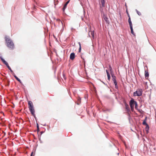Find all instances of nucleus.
I'll return each instance as SVG.
<instances>
[{
  "mask_svg": "<svg viewBox=\"0 0 156 156\" xmlns=\"http://www.w3.org/2000/svg\"><path fill=\"white\" fill-rule=\"evenodd\" d=\"M5 39L7 46L10 49H13L14 48V45L10 37L7 36L5 37Z\"/></svg>",
  "mask_w": 156,
  "mask_h": 156,
  "instance_id": "nucleus-1",
  "label": "nucleus"
},
{
  "mask_svg": "<svg viewBox=\"0 0 156 156\" xmlns=\"http://www.w3.org/2000/svg\"><path fill=\"white\" fill-rule=\"evenodd\" d=\"M28 107L29 110L32 114L36 119V117L35 116L34 110V106L32 102L31 101H29L28 102Z\"/></svg>",
  "mask_w": 156,
  "mask_h": 156,
  "instance_id": "nucleus-2",
  "label": "nucleus"
},
{
  "mask_svg": "<svg viewBox=\"0 0 156 156\" xmlns=\"http://www.w3.org/2000/svg\"><path fill=\"white\" fill-rule=\"evenodd\" d=\"M142 90L140 89L137 90L135 92L133 93V96H140L142 95Z\"/></svg>",
  "mask_w": 156,
  "mask_h": 156,
  "instance_id": "nucleus-3",
  "label": "nucleus"
},
{
  "mask_svg": "<svg viewBox=\"0 0 156 156\" xmlns=\"http://www.w3.org/2000/svg\"><path fill=\"white\" fill-rule=\"evenodd\" d=\"M135 101L133 98H132L129 102V105L132 111H133V110L134 105H135Z\"/></svg>",
  "mask_w": 156,
  "mask_h": 156,
  "instance_id": "nucleus-4",
  "label": "nucleus"
},
{
  "mask_svg": "<svg viewBox=\"0 0 156 156\" xmlns=\"http://www.w3.org/2000/svg\"><path fill=\"white\" fill-rule=\"evenodd\" d=\"M101 4L102 6H101V12H103L102 7L105 6V0H101Z\"/></svg>",
  "mask_w": 156,
  "mask_h": 156,
  "instance_id": "nucleus-5",
  "label": "nucleus"
},
{
  "mask_svg": "<svg viewBox=\"0 0 156 156\" xmlns=\"http://www.w3.org/2000/svg\"><path fill=\"white\" fill-rule=\"evenodd\" d=\"M75 54L74 52L72 53L70 55V59L73 60L75 58Z\"/></svg>",
  "mask_w": 156,
  "mask_h": 156,
  "instance_id": "nucleus-6",
  "label": "nucleus"
},
{
  "mask_svg": "<svg viewBox=\"0 0 156 156\" xmlns=\"http://www.w3.org/2000/svg\"><path fill=\"white\" fill-rule=\"evenodd\" d=\"M88 35L90 37H92L94 38V31H89L88 33Z\"/></svg>",
  "mask_w": 156,
  "mask_h": 156,
  "instance_id": "nucleus-7",
  "label": "nucleus"
},
{
  "mask_svg": "<svg viewBox=\"0 0 156 156\" xmlns=\"http://www.w3.org/2000/svg\"><path fill=\"white\" fill-rule=\"evenodd\" d=\"M125 108L126 109V110L128 112L130 111V108L129 107V105H127V104L126 103L125 104Z\"/></svg>",
  "mask_w": 156,
  "mask_h": 156,
  "instance_id": "nucleus-8",
  "label": "nucleus"
},
{
  "mask_svg": "<svg viewBox=\"0 0 156 156\" xmlns=\"http://www.w3.org/2000/svg\"><path fill=\"white\" fill-rule=\"evenodd\" d=\"M69 0L67 2H66L64 5L63 8V9H62L63 11H64L65 10V9H66V7L67 5L69 3Z\"/></svg>",
  "mask_w": 156,
  "mask_h": 156,
  "instance_id": "nucleus-9",
  "label": "nucleus"
},
{
  "mask_svg": "<svg viewBox=\"0 0 156 156\" xmlns=\"http://www.w3.org/2000/svg\"><path fill=\"white\" fill-rule=\"evenodd\" d=\"M128 22L130 27L133 26L132 24L131 20L130 18L129 17L128 19Z\"/></svg>",
  "mask_w": 156,
  "mask_h": 156,
  "instance_id": "nucleus-10",
  "label": "nucleus"
},
{
  "mask_svg": "<svg viewBox=\"0 0 156 156\" xmlns=\"http://www.w3.org/2000/svg\"><path fill=\"white\" fill-rule=\"evenodd\" d=\"M149 76V73H148V72L147 70L145 71V77H148Z\"/></svg>",
  "mask_w": 156,
  "mask_h": 156,
  "instance_id": "nucleus-11",
  "label": "nucleus"
},
{
  "mask_svg": "<svg viewBox=\"0 0 156 156\" xmlns=\"http://www.w3.org/2000/svg\"><path fill=\"white\" fill-rule=\"evenodd\" d=\"M111 75L112 78V80L113 81L116 80V77L113 74L111 73Z\"/></svg>",
  "mask_w": 156,
  "mask_h": 156,
  "instance_id": "nucleus-12",
  "label": "nucleus"
},
{
  "mask_svg": "<svg viewBox=\"0 0 156 156\" xmlns=\"http://www.w3.org/2000/svg\"><path fill=\"white\" fill-rule=\"evenodd\" d=\"M130 27V30H131V33L133 35H134L135 36V34L134 33V32H133V26Z\"/></svg>",
  "mask_w": 156,
  "mask_h": 156,
  "instance_id": "nucleus-13",
  "label": "nucleus"
},
{
  "mask_svg": "<svg viewBox=\"0 0 156 156\" xmlns=\"http://www.w3.org/2000/svg\"><path fill=\"white\" fill-rule=\"evenodd\" d=\"M14 77L20 83H22V82L20 80L16 75H14Z\"/></svg>",
  "mask_w": 156,
  "mask_h": 156,
  "instance_id": "nucleus-14",
  "label": "nucleus"
},
{
  "mask_svg": "<svg viewBox=\"0 0 156 156\" xmlns=\"http://www.w3.org/2000/svg\"><path fill=\"white\" fill-rule=\"evenodd\" d=\"M0 58H1L2 61V62H3V63L4 64H5L6 63H7V62L4 59H3L2 57H1Z\"/></svg>",
  "mask_w": 156,
  "mask_h": 156,
  "instance_id": "nucleus-15",
  "label": "nucleus"
},
{
  "mask_svg": "<svg viewBox=\"0 0 156 156\" xmlns=\"http://www.w3.org/2000/svg\"><path fill=\"white\" fill-rule=\"evenodd\" d=\"M113 82H114V83L115 84V87L116 88H117V87H117V82H116V80H115L114 81H113Z\"/></svg>",
  "mask_w": 156,
  "mask_h": 156,
  "instance_id": "nucleus-16",
  "label": "nucleus"
},
{
  "mask_svg": "<svg viewBox=\"0 0 156 156\" xmlns=\"http://www.w3.org/2000/svg\"><path fill=\"white\" fill-rule=\"evenodd\" d=\"M136 12L139 15V16H140L141 15V12H140L139 11H138L137 10H136Z\"/></svg>",
  "mask_w": 156,
  "mask_h": 156,
  "instance_id": "nucleus-17",
  "label": "nucleus"
},
{
  "mask_svg": "<svg viewBox=\"0 0 156 156\" xmlns=\"http://www.w3.org/2000/svg\"><path fill=\"white\" fill-rule=\"evenodd\" d=\"M7 67L10 70V71H11V72L12 73H13L12 70L11 68H10V67L9 66H8V67Z\"/></svg>",
  "mask_w": 156,
  "mask_h": 156,
  "instance_id": "nucleus-18",
  "label": "nucleus"
},
{
  "mask_svg": "<svg viewBox=\"0 0 156 156\" xmlns=\"http://www.w3.org/2000/svg\"><path fill=\"white\" fill-rule=\"evenodd\" d=\"M135 108L136 109V108L137 107V102L136 101L135 102Z\"/></svg>",
  "mask_w": 156,
  "mask_h": 156,
  "instance_id": "nucleus-19",
  "label": "nucleus"
},
{
  "mask_svg": "<svg viewBox=\"0 0 156 156\" xmlns=\"http://www.w3.org/2000/svg\"><path fill=\"white\" fill-rule=\"evenodd\" d=\"M79 45H80V48H79V51L80 52V51H81V44H80V42L79 43Z\"/></svg>",
  "mask_w": 156,
  "mask_h": 156,
  "instance_id": "nucleus-20",
  "label": "nucleus"
},
{
  "mask_svg": "<svg viewBox=\"0 0 156 156\" xmlns=\"http://www.w3.org/2000/svg\"><path fill=\"white\" fill-rule=\"evenodd\" d=\"M143 124L144 125H147V124L146 123V120H145L143 122Z\"/></svg>",
  "mask_w": 156,
  "mask_h": 156,
  "instance_id": "nucleus-21",
  "label": "nucleus"
},
{
  "mask_svg": "<svg viewBox=\"0 0 156 156\" xmlns=\"http://www.w3.org/2000/svg\"><path fill=\"white\" fill-rule=\"evenodd\" d=\"M104 19L105 20V21L106 22H108V18L107 17H105Z\"/></svg>",
  "mask_w": 156,
  "mask_h": 156,
  "instance_id": "nucleus-22",
  "label": "nucleus"
},
{
  "mask_svg": "<svg viewBox=\"0 0 156 156\" xmlns=\"http://www.w3.org/2000/svg\"><path fill=\"white\" fill-rule=\"evenodd\" d=\"M37 131H38V132L39 131V126L38 125L37 123Z\"/></svg>",
  "mask_w": 156,
  "mask_h": 156,
  "instance_id": "nucleus-23",
  "label": "nucleus"
},
{
  "mask_svg": "<svg viewBox=\"0 0 156 156\" xmlns=\"http://www.w3.org/2000/svg\"><path fill=\"white\" fill-rule=\"evenodd\" d=\"M34 153L33 152H32L31 153L30 156H34Z\"/></svg>",
  "mask_w": 156,
  "mask_h": 156,
  "instance_id": "nucleus-24",
  "label": "nucleus"
},
{
  "mask_svg": "<svg viewBox=\"0 0 156 156\" xmlns=\"http://www.w3.org/2000/svg\"><path fill=\"white\" fill-rule=\"evenodd\" d=\"M138 111L140 113H142V110H141V109H138Z\"/></svg>",
  "mask_w": 156,
  "mask_h": 156,
  "instance_id": "nucleus-25",
  "label": "nucleus"
},
{
  "mask_svg": "<svg viewBox=\"0 0 156 156\" xmlns=\"http://www.w3.org/2000/svg\"><path fill=\"white\" fill-rule=\"evenodd\" d=\"M106 73H107V75L108 76V75H110V74L108 71V70H106Z\"/></svg>",
  "mask_w": 156,
  "mask_h": 156,
  "instance_id": "nucleus-26",
  "label": "nucleus"
},
{
  "mask_svg": "<svg viewBox=\"0 0 156 156\" xmlns=\"http://www.w3.org/2000/svg\"><path fill=\"white\" fill-rule=\"evenodd\" d=\"M108 76V80H110V75L107 76Z\"/></svg>",
  "mask_w": 156,
  "mask_h": 156,
  "instance_id": "nucleus-27",
  "label": "nucleus"
},
{
  "mask_svg": "<svg viewBox=\"0 0 156 156\" xmlns=\"http://www.w3.org/2000/svg\"><path fill=\"white\" fill-rule=\"evenodd\" d=\"M109 68L110 69V70H111L112 69L111 66L110 65H109Z\"/></svg>",
  "mask_w": 156,
  "mask_h": 156,
  "instance_id": "nucleus-28",
  "label": "nucleus"
},
{
  "mask_svg": "<svg viewBox=\"0 0 156 156\" xmlns=\"http://www.w3.org/2000/svg\"><path fill=\"white\" fill-rule=\"evenodd\" d=\"M5 65L6 66H7V67H8V66H9V64H8V63L7 62V63H6L5 64Z\"/></svg>",
  "mask_w": 156,
  "mask_h": 156,
  "instance_id": "nucleus-29",
  "label": "nucleus"
},
{
  "mask_svg": "<svg viewBox=\"0 0 156 156\" xmlns=\"http://www.w3.org/2000/svg\"><path fill=\"white\" fill-rule=\"evenodd\" d=\"M12 73V75L14 76V75H15V74L13 72V73Z\"/></svg>",
  "mask_w": 156,
  "mask_h": 156,
  "instance_id": "nucleus-30",
  "label": "nucleus"
},
{
  "mask_svg": "<svg viewBox=\"0 0 156 156\" xmlns=\"http://www.w3.org/2000/svg\"><path fill=\"white\" fill-rule=\"evenodd\" d=\"M80 98H79L78 99V101H80Z\"/></svg>",
  "mask_w": 156,
  "mask_h": 156,
  "instance_id": "nucleus-31",
  "label": "nucleus"
},
{
  "mask_svg": "<svg viewBox=\"0 0 156 156\" xmlns=\"http://www.w3.org/2000/svg\"><path fill=\"white\" fill-rule=\"evenodd\" d=\"M128 16L129 18L130 17V16H129V14H128Z\"/></svg>",
  "mask_w": 156,
  "mask_h": 156,
  "instance_id": "nucleus-32",
  "label": "nucleus"
},
{
  "mask_svg": "<svg viewBox=\"0 0 156 156\" xmlns=\"http://www.w3.org/2000/svg\"><path fill=\"white\" fill-rule=\"evenodd\" d=\"M84 62V63H85V62H84H84Z\"/></svg>",
  "mask_w": 156,
  "mask_h": 156,
  "instance_id": "nucleus-33",
  "label": "nucleus"
}]
</instances>
